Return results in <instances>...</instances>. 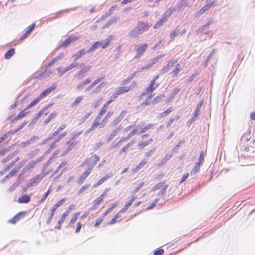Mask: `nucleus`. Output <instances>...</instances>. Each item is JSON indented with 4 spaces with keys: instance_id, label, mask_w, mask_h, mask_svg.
Instances as JSON below:
<instances>
[{
    "instance_id": "9b49d317",
    "label": "nucleus",
    "mask_w": 255,
    "mask_h": 255,
    "mask_svg": "<svg viewBox=\"0 0 255 255\" xmlns=\"http://www.w3.org/2000/svg\"><path fill=\"white\" fill-rule=\"evenodd\" d=\"M91 168H88L86 170L78 179L77 182L78 184H81L83 182L84 180L91 173Z\"/></svg>"
},
{
    "instance_id": "4d7b16f0",
    "label": "nucleus",
    "mask_w": 255,
    "mask_h": 255,
    "mask_svg": "<svg viewBox=\"0 0 255 255\" xmlns=\"http://www.w3.org/2000/svg\"><path fill=\"white\" fill-rule=\"evenodd\" d=\"M66 134H67V132L64 131L62 133H61L60 134H59L57 137L55 138V139H54L55 142H57L58 141H59L60 140V139L61 138H62V137H63L64 136H65L66 135Z\"/></svg>"
},
{
    "instance_id": "58836bf2",
    "label": "nucleus",
    "mask_w": 255,
    "mask_h": 255,
    "mask_svg": "<svg viewBox=\"0 0 255 255\" xmlns=\"http://www.w3.org/2000/svg\"><path fill=\"white\" fill-rule=\"evenodd\" d=\"M103 200V199L101 196L99 197L96 199H95L94 201V208H96Z\"/></svg>"
},
{
    "instance_id": "39448f33",
    "label": "nucleus",
    "mask_w": 255,
    "mask_h": 255,
    "mask_svg": "<svg viewBox=\"0 0 255 255\" xmlns=\"http://www.w3.org/2000/svg\"><path fill=\"white\" fill-rule=\"evenodd\" d=\"M89 160V164L88 165V168H91V171H92L93 167L96 164L97 161L99 160V157L94 154L88 158Z\"/></svg>"
},
{
    "instance_id": "9d476101",
    "label": "nucleus",
    "mask_w": 255,
    "mask_h": 255,
    "mask_svg": "<svg viewBox=\"0 0 255 255\" xmlns=\"http://www.w3.org/2000/svg\"><path fill=\"white\" fill-rule=\"evenodd\" d=\"M87 50H86L85 49H82L80 50V51L77 52L75 53V54H74L72 56L73 58V61H74L75 62L79 59L80 58L82 55L85 54L87 53Z\"/></svg>"
},
{
    "instance_id": "79ce46f5",
    "label": "nucleus",
    "mask_w": 255,
    "mask_h": 255,
    "mask_svg": "<svg viewBox=\"0 0 255 255\" xmlns=\"http://www.w3.org/2000/svg\"><path fill=\"white\" fill-rule=\"evenodd\" d=\"M164 183L161 182H160L159 183H157L156 184V185H155L152 188V189L151 190L154 191H155L157 189H161L162 187H163V186H164Z\"/></svg>"
},
{
    "instance_id": "c03bdc74",
    "label": "nucleus",
    "mask_w": 255,
    "mask_h": 255,
    "mask_svg": "<svg viewBox=\"0 0 255 255\" xmlns=\"http://www.w3.org/2000/svg\"><path fill=\"white\" fill-rule=\"evenodd\" d=\"M57 87L56 84H53L50 87L45 90L47 94H49L52 91H54Z\"/></svg>"
},
{
    "instance_id": "de8ad7c7",
    "label": "nucleus",
    "mask_w": 255,
    "mask_h": 255,
    "mask_svg": "<svg viewBox=\"0 0 255 255\" xmlns=\"http://www.w3.org/2000/svg\"><path fill=\"white\" fill-rule=\"evenodd\" d=\"M209 9L208 7L205 5L202 8H201L198 12H196V16L200 15L204 13L206 10Z\"/></svg>"
},
{
    "instance_id": "f8f14e48",
    "label": "nucleus",
    "mask_w": 255,
    "mask_h": 255,
    "mask_svg": "<svg viewBox=\"0 0 255 255\" xmlns=\"http://www.w3.org/2000/svg\"><path fill=\"white\" fill-rule=\"evenodd\" d=\"M19 159V157H17L14 160L12 161L9 165H7L6 168L0 171V176L3 175L5 172L9 170Z\"/></svg>"
},
{
    "instance_id": "72a5a7b5",
    "label": "nucleus",
    "mask_w": 255,
    "mask_h": 255,
    "mask_svg": "<svg viewBox=\"0 0 255 255\" xmlns=\"http://www.w3.org/2000/svg\"><path fill=\"white\" fill-rule=\"evenodd\" d=\"M180 91V89L178 88H175L173 89V92L171 94L170 96L169 100H173L175 96Z\"/></svg>"
},
{
    "instance_id": "e433bc0d",
    "label": "nucleus",
    "mask_w": 255,
    "mask_h": 255,
    "mask_svg": "<svg viewBox=\"0 0 255 255\" xmlns=\"http://www.w3.org/2000/svg\"><path fill=\"white\" fill-rule=\"evenodd\" d=\"M57 115V113L56 112H53L51 113L47 118V119L45 121L44 124H47L52 119L55 118Z\"/></svg>"
},
{
    "instance_id": "ea45409f",
    "label": "nucleus",
    "mask_w": 255,
    "mask_h": 255,
    "mask_svg": "<svg viewBox=\"0 0 255 255\" xmlns=\"http://www.w3.org/2000/svg\"><path fill=\"white\" fill-rule=\"evenodd\" d=\"M153 126V125L151 124L147 125L144 128H140V130L139 131L138 133H141L145 132L147 130L151 128Z\"/></svg>"
},
{
    "instance_id": "473e14b6",
    "label": "nucleus",
    "mask_w": 255,
    "mask_h": 255,
    "mask_svg": "<svg viewBox=\"0 0 255 255\" xmlns=\"http://www.w3.org/2000/svg\"><path fill=\"white\" fill-rule=\"evenodd\" d=\"M156 149V147H152L150 150L145 153V156L147 158L150 157L155 152Z\"/></svg>"
},
{
    "instance_id": "f704fd0d",
    "label": "nucleus",
    "mask_w": 255,
    "mask_h": 255,
    "mask_svg": "<svg viewBox=\"0 0 255 255\" xmlns=\"http://www.w3.org/2000/svg\"><path fill=\"white\" fill-rule=\"evenodd\" d=\"M107 85L106 83L103 82L101 84H100L99 85H98L95 90L93 91V93H96L100 92L102 88H103L104 87H105Z\"/></svg>"
},
{
    "instance_id": "f03ea898",
    "label": "nucleus",
    "mask_w": 255,
    "mask_h": 255,
    "mask_svg": "<svg viewBox=\"0 0 255 255\" xmlns=\"http://www.w3.org/2000/svg\"><path fill=\"white\" fill-rule=\"evenodd\" d=\"M25 163L26 161H25L24 160H23L22 161H20L19 163H18L16 166L13 169H12L8 175L5 176L2 179H1L0 181V183L1 184L4 183L10 177H12V176L14 175L15 174L20 170L21 167Z\"/></svg>"
},
{
    "instance_id": "cd10ccee",
    "label": "nucleus",
    "mask_w": 255,
    "mask_h": 255,
    "mask_svg": "<svg viewBox=\"0 0 255 255\" xmlns=\"http://www.w3.org/2000/svg\"><path fill=\"white\" fill-rule=\"evenodd\" d=\"M175 11V8H168L166 10V12L163 15V16L167 19V18L169 17L172 14V13Z\"/></svg>"
},
{
    "instance_id": "3c124183",
    "label": "nucleus",
    "mask_w": 255,
    "mask_h": 255,
    "mask_svg": "<svg viewBox=\"0 0 255 255\" xmlns=\"http://www.w3.org/2000/svg\"><path fill=\"white\" fill-rule=\"evenodd\" d=\"M152 95H149L147 97L146 99L143 102L142 105H149L150 103V101L152 99Z\"/></svg>"
},
{
    "instance_id": "aec40b11",
    "label": "nucleus",
    "mask_w": 255,
    "mask_h": 255,
    "mask_svg": "<svg viewBox=\"0 0 255 255\" xmlns=\"http://www.w3.org/2000/svg\"><path fill=\"white\" fill-rule=\"evenodd\" d=\"M66 201L65 198H63L58 201L56 204L53 206V207L51 209V211L55 213L56 210L60 207L65 201Z\"/></svg>"
},
{
    "instance_id": "423d86ee",
    "label": "nucleus",
    "mask_w": 255,
    "mask_h": 255,
    "mask_svg": "<svg viewBox=\"0 0 255 255\" xmlns=\"http://www.w3.org/2000/svg\"><path fill=\"white\" fill-rule=\"evenodd\" d=\"M126 113V111H123L116 118H115L111 123L110 126L112 127L116 126L119 122H120L124 118V115Z\"/></svg>"
},
{
    "instance_id": "0e129e2a",
    "label": "nucleus",
    "mask_w": 255,
    "mask_h": 255,
    "mask_svg": "<svg viewBox=\"0 0 255 255\" xmlns=\"http://www.w3.org/2000/svg\"><path fill=\"white\" fill-rule=\"evenodd\" d=\"M64 56V54L63 53H60V54L55 57L54 58H53L52 60H53V62L56 63L58 61H59L60 59L62 58Z\"/></svg>"
},
{
    "instance_id": "c756f323",
    "label": "nucleus",
    "mask_w": 255,
    "mask_h": 255,
    "mask_svg": "<svg viewBox=\"0 0 255 255\" xmlns=\"http://www.w3.org/2000/svg\"><path fill=\"white\" fill-rule=\"evenodd\" d=\"M16 152H17L16 151H15L13 152L12 153H10V154L7 155L5 158L1 160V162L3 163H5L7 162L8 161H9L11 158H12L15 155Z\"/></svg>"
},
{
    "instance_id": "37998d69",
    "label": "nucleus",
    "mask_w": 255,
    "mask_h": 255,
    "mask_svg": "<svg viewBox=\"0 0 255 255\" xmlns=\"http://www.w3.org/2000/svg\"><path fill=\"white\" fill-rule=\"evenodd\" d=\"M139 128V126L138 125L136 127V128H134L132 131H131L127 136V138H129L130 137L134 135L137 132L138 129Z\"/></svg>"
},
{
    "instance_id": "338daca9",
    "label": "nucleus",
    "mask_w": 255,
    "mask_h": 255,
    "mask_svg": "<svg viewBox=\"0 0 255 255\" xmlns=\"http://www.w3.org/2000/svg\"><path fill=\"white\" fill-rule=\"evenodd\" d=\"M84 73H85L82 70V69H81L80 70L78 71L75 77H77L78 78H82L84 76Z\"/></svg>"
},
{
    "instance_id": "774afa93",
    "label": "nucleus",
    "mask_w": 255,
    "mask_h": 255,
    "mask_svg": "<svg viewBox=\"0 0 255 255\" xmlns=\"http://www.w3.org/2000/svg\"><path fill=\"white\" fill-rule=\"evenodd\" d=\"M164 253L163 249H157L154 251V255H162Z\"/></svg>"
},
{
    "instance_id": "2eb2a0df",
    "label": "nucleus",
    "mask_w": 255,
    "mask_h": 255,
    "mask_svg": "<svg viewBox=\"0 0 255 255\" xmlns=\"http://www.w3.org/2000/svg\"><path fill=\"white\" fill-rule=\"evenodd\" d=\"M102 44V42L101 41L96 42L91 47H90L87 50V53H90L95 50L99 47L101 46Z\"/></svg>"
},
{
    "instance_id": "ddd939ff",
    "label": "nucleus",
    "mask_w": 255,
    "mask_h": 255,
    "mask_svg": "<svg viewBox=\"0 0 255 255\" xmlns=\"http://www.w3.org/2000/svg\"><path fill=\"white\" fill-rule=\"evenodd\" d=\"M30 201V196L27 194H24L20 197L18 199L19 203H28Z\"/></svg>"
},
{
    "instance_id": "a211bd4d",
    "label": "nucleus",
    "mask_w": 255,
    "mask_h": 255,
    "mask_svg": "<svg viewBox=\"0 0 255 255\" xmlns=\"http://www.w3.org/2000/svg\"><path fill=\"white\" fill-rule=\"evenodd\" d=\"M166 20V19L162 15L160 18L154 25L153 28L156 29L161 26L164 22Z\"/></svg>"
},
{
    "instance_id": "2f4dec72",
    "label": "nucleus",
    "mask_w": 255,
    "mask_h": 255,
    "mask_svg": "<svg viewBox=\"0 0 255 255\" xmlns=\"http://www.w3.org/2000/svg\"><path fill=\"white\" fill-rule=\"evenodd\" d=\"M164 95H160L155 97L152 100V103L154 104H156L159 103L163 98H164Z\"/></svg>"
},
{
    "instance_id": "1a4fd4ad",
    "label": "nucleus",
    "mask_w": 255,
    "mask_h": 255,
    "mask_svg": "<svg viewBox=\"0 0 255 255\" xmlns=\"http://www.w3.org/2000/svg\"><path fill=\"white\" fill-rule=\"evenodd\" d=\"M147 47V44H144L139 46L137 48H136V55L135 57L138 58L140 57L142 54L146 50Z\"/></svg>"
},
{
    "instance_id": "5fc2aeb1",
    "label": "nucleus",
    "mask_w": 255,
    "mask_h": 255,
    "mask_svg": "<svg viewBox=\"0 0 255 255\" xmlns=\"http://www.w3.org/2000/svg\"><path fill=\"white\" fill-rule=\"evenodd\" d=\"M127 91H128V90H125L124 87H121V88H119V89H118L117 90H116L115 94H116V95H120L121 94L124 93Z\"/></svg>"
},
{
    "instance_id": "0eeeda50",
    "label": "nucleus",
    "mask_w": 255,
    "mask_h": 255,
    "mask_svg": "<svg viewBox=\"0 0 255 255\" xmlns=\"http://www.w3.org/2000/svg\"><path fill=\"white\" fill-rule=\"evenodd\" d=\"M176 60H172L169 61L167 64L161 69V73L164 74L165 73L168 72L170 70L171 67H172L174 64L176 63Z\"/></svg>"
},
{
    "instance_id": "412c9836",
    "label": "nucleus",
    "mask_w": 255,
    "mask_h": 255,
    "mask_svg": "<svg viewBox=\"0 0 255 255\" xmlns=\"http://www.w3.org/2000/svg\"><path fill=\"white\" fill-rule=\"evenodd\" d=\"M147 162L146 159H143L135 168L132 169V171L133 172H135L136 171L139 170L141 167H143Z\"/></svg>"
},
{
    "instance_id": "c9c22d12",
    "label": "nucleus",
    "mask_w": 255,
    "mask_h": 255,
    "mask_svg": "<svg viewBox=\"0 0 255 255\" xmlns=\"http://www.w3.org/2000/svg\"><path fill=\"white\" fill-rule=\"evenodd\" d=\"M20 183L19 180L18 179L15 181L8 189L9 192L13 191Z\"/></svg>"
},
{
    "instance_id": "69168bd1",
    "label": "nucleus",
    "mask_w": 255,
    "mask_h": 255,
    "mask_svg": "<svg viewBox=\"0 0 255 255\" xmlns=\"http://www.w3.org/2000/svg\"><path fill=\"white\" fill-rule=\"evenodd\" d=\"M66 163V162H63L62 163H61L60 164V165L57 167L56 170L54 172V174H55L57 173H58L59 171L65 165Z\"/></svg>"
},
{
    "instance_id": "e2e57ef3",
    "label": "nucleus",
    "mask_w": 255,
    "mask_h": 255,
    "mask_svg": "<svg viewBox=\"0 0 255 255\" xmlns=\"http://www.w3.org/2000/svg\"><path fill=\"white\" fill-rule=\"evenodd\" d=\"M180 69V65L179 64H177L176 65V67L174 70L172 71V73L173 74V75H176L177 74L178 71H179Z\"/></svg>"
},
{
    "instance_id": "8fccbe9b",
    "label": "nucleus",
    "mask_w": 255,
    "mask_h": 255,
    "mask_svg": "<svg viewBox=\"0 0 255 255\" xmlns=\"http://www.w3.org/2000/svg\"><path fill=\"white\" fill-rule=\"evenodd\" d=\"M173 111V108L170 107L166 109L165 111L162 112L161 114V116L162 117H166L168 114H169L170 113H171Z\"/></svg>"
},
{
    "instance_id": "7c9ffc66",
    "label": "nucleus",
    "mask_w": 255,
    "mask_h": 255,
    "mask_svg": "<svg viewBox=\"0 0 255 255\" xmlns=\"http://www.w3.org/2000/svg\"><path fill=\"white\" fill-rule=\"evenodd\" d=\"M152 141V139L150 138L149 140L145 141H140L138 143V146L140 147L141 148H143L148 145Z\"/></svg>"
},
{
    "instance_id": "6ab92c4d",
    "label": "nucleus",
    "mask_w": 255,
    "mask_h": 255,
    "mask_svg": "<svg viewBox=\"0 0 255 255\" xmlns=\"http://www.w3.org/2000/svg\"><path fill=\"white\" fill-rule=\"evenodd\" d=\"M202 163L197 162L195 163L194 168L191 171V173L194 174H197L200 171V167Z\"/></svg>"
},
{
    "instance_id": "bb28decb",
    "label": "nucleus",
    "mask_w": 255,
    "mask_h": 255,
    "mask_svg": "<svg viewBox=\"0 0 255 255\" xmlns=\"http://www.w3.org/2000/svg\"><path fill=\"white\" fill-rule=\"evenodd\" d=\"M172 156V154H167L163 159L160 160L159 165L161 166L165 164L167 161L170 159Z\"/></svg>"
},
{
    "instance_id": "49530a36",
    "label": "nucleus",
    "mask_w": 255,
    "mask_h": 255,
    "mask_svg": "<svg viewBox=\"0 0 255 255\" xmlns=\"http://www.w3.org/2000/svg\"><path fill=\"white\" fill-rule=\"evenodd\" d=\"M50 188H51V186L49 187V189L47 191V192H46L43 197L41 198V199L39 201V202L40 203H42L43 202H44V201L46 200V199L47 198V197H48V195L49 194L50 192Z\"/></svg>"
},
{
    "instance_id": "09e8293b",
    "label": "nucleus",
    "mask_w": 255,
    "mask_h": 255,
    "mask_svg": "<svg viewBox=\"0 0 255 255\" xmlns=\"http://www.w3.org/2000/svg\"><path fill=\"white\" fill-rule=\"evenodd\" d=\"M111 40L110 38H107L105 41H101V42H102V44L101 45L102 48L104 49L106 48L108 45L110 44Z\"/></svg>"
},
{
    "instance_id": "f3484780",
    "label": "nucleus",
    "mask_w": 255,
    "mask_h": 255,
    "mask_svg": "<svg viewBox=\"0 0 255 255\" xmlns=\"http://www.w3.org/2000/svg\"><path fill=\"white\" fill-rule=\"evenodd\" d=\"M78 65V63L75 62L74 61H73V62L72 64H71L69 66L66 67L63 70V72L60 74V76H61L62 75V74H64V73L70 70L71 69H72L73 68L77 67Z\"/></svg>"
},
{
    "instance_id": "5701e85b",
    "label": "nucleus",
    "mask_w": 255,
    "mask_h": 255,
    "mask_svg": "<svg viewBox=\"0 0 255 255\" xmlns=\"http://www.w3.org/2000/svg\"><path fill=\"white\" fill-rule=\"evenodd\" d=\"M185 141L182 139H180L176 145L172 149V152L177 153L179 151V148L181 146V145L184 144Z\"/></svg>"
},
{
    "instance_id": "4be33fe9",
    "label": "nucleus",
    "mask_w": 255,
    "mask_h": 255,
    "mask_svg": "<svg viewBox=\"0 0 255 255\" xmlns=\"http://www.w3.org/2000/svg\"><path fill=\"white\" fill-rule=\"evenodd\" d=\"M15 53V49L13 48L9 49L4 55V57L6 59H10Z\"/></svg>"
},
{
    "instance_id": "a18cd8bd",
    "label": "nucleus",
    "mask_w": 255,
    "mask_h": 255,
    "mask_svg": "<svg viewBox=\"0 0 255 255\" xmlns=\"http://www.w3.org/2000/svg\"><path fill=\"white\" fill-rule=\"evenodd\" d=\"M57 87L56 84H53L50 87L45 90L47 94H49L52 91H54Z\"/></svg>"
},
{
    "instance_id": "680f3d73",
    "label": "nucleus",
    "mask_w": 255,
    "mask_h": 255,
    "mask_svg": "<svg viewBox=\"0 0 255 255\" xmlns=\"http://www.w3.org/2000/svg\"><path fill=\"white\" fill-rule=\"evenodd\" d=\"M120 215L119 214H116L115 216L112 219V220L110 221V222H109V224L110 225H112V224H114L117 219L120 217Z\"/></svg>"
},
{
    "instance_id": "603ef678",
    "label": "nucleus",
    "mask_w": 255,
    "mask_h": 255,
    "mask_svg": "<svg viewBox=\"0 0 255 255\" xmlns=\"http://www.w3.org/2000/svg\"><path fill=\"white\" fill-rule=\"evenodd\" d=\"M39 137L38 136H33L29 139L26 141L27 145H29L35 140L38 139Z\"/></svg>"
},
{
    "instance_id": "20e7f679",
    "label": "nucleus",
    "mask_w": 255,
    "mask_h": 255,
    "mask_svg": "<svg viewBox=\"0 0 255 255\" xmlns=\"http://www.w3.org/2000/svg\"><path fill=\"white\" fill-rule=\"evenodd\" d=\"M78 39L76 37L70 36L67 38L64 41L60 43L58 47L55 49L57 50L60 48L63 47L66 48L68 45H69L72 42L76 41Z\"/></svg>"
},
{
    "instance_id": "4468645a",
    "label": "nucleus",
    "mask_w": 255,
    "mask_h": 255,
    "mask_svg": "<svg viewBox=\"0 0 255 255\" xmlns=\"http://www.w3.org/2000/svg\"><path fill=\"white\" fill-rule=\"evenodd\" d=\"M135 199V197L133 195L128 202L125 204V207L120 210V213H124L126 212L128 207L132 204Z\"/></svg>"
},
{
    "instance_id": "864d4df0",
    "label": "nucleus",
    "mask_w": 255,
    "mask_h": 255,
    "mask_svg": "<svg viewBox=\"0 0 255 255\" xmlns=\"http://www.w3.org/2000/svg\"><path fill=\"white\" fill-rule=\"evenodd\" d=\"M35 26V24L33 23L28 26L27 29L26 30V34H29L34 28Z\"/></svg>"
},
{
    "instance_id": "c85d7f7f",
    "label": "nucleus",
    "mask_w": 255,
    "mask_h": 255,
    "mask_svg": "<svg viewBox=\"0 0 255 255\" xmlns=\"http://www.w3.org/2000/svg\"><path fill=\"white\" fill-rule=\"evenodd\" d=\"M98 125H99V123L98 122H94L93 124V125L91 126V127L90 128L88 129L87 130H86L85 131V134H88L91 131L94 130L95 129V128L98 126Z\"/></svg>"
},
{
    "instance_id": "6e6552de",
    "label": "nucleus",
    "mask_w": 255,
    "mask_h": 255,
    "mask_svg": "<svg viewBox=\"0 0 255 255\" xmlns=\"http://www.w3.org/2000/svg\"><path fill=\"white\" fill-rule=\"evenodd\" d=\"M159 84H156L155 82H154V80H151L150 82L149 85L146 89V93L145 94H147L149 92H153L154 90L156 89V88L158 86ZM145 93H143L142 94V95H144Z\"/></svg>"
},
{
    "instance_id": "6e6d98bb",
    "label": "nucleus",
    "mask_w": 255,
    "mask_h": 255,
    "mask_svg": "<svg viewBox=\"0 0 255 255\" xmlns=\"http://www.w3.org/2000/svg\"><path fill=\"white\" fill-rule=\"evenodd\" d=\"M159 201V199H156L151 204H150V205L148 206L147 208H146V210H150L151 209H152L154 206L156 205V203H157Z\"/></svg>"
},
{
    "instance_id": "4c0bfd02",
    "label": "nucleus",
    "mask_w": 255,
    "mask_h": 255,
    "mask_svg": "<svg viewBox=\"0 0 255 255\" xmlns=\"http://www.w3.org/2000/svg\"><path fill=\"white\" fill-rule=\"evenodd\" d=\"M179 33V30L177 27H176L171 33L170 34V38L171 39H173L175 37L178 35Z\"/></svg>"
},
{
    "instance_id": "7ed1b4c3",
    "label": "nucleus",
    "mask_w": 255,
    "mask_h": 255,
    "mask_svg": "<svg viewBox=\"0 0 255 255\" xmlns=\"http://www.w3.org/2000/svg\"><path fill=\"white\" fill-rule=\"evenodd\" d=\"M73 207L74 206L73 205H70L68 209L66 211V212L64 213L62 215V216L61 217L60 219H59L57 223V225H56L55 227V229H60L61 224L64 222L66 217L68 216L69 214L70 213L71 210L72 209Z\"/></svg>"
},
{
    "instance_id": "dca6fc26",
    "label": "nucleus",
    "mask_w": 255,
    "mask_h": 255,
    "mask_svg": "<svg viewBox=\"0 0 255 255\" xmlns=\"http://www.w3.org/2000/svg\"><path fill=\"white\" fill-rule=\"evenodd\" d=\"M67 143L69 144V145L65 150L64 152V154H66V153H68L72 149V148L77 144V143L75 140H73L72 139V140L68 141Z\"/></svg>"
},
{
    "instance_id": "b1692460",
    "label": "nucleus",
    "mask_w": 255,
    "mask_h": 255,
    "mask_svg": "<svg viewBox=\"0 0 255 255\" xmlns=\"http://www.w3.org/2000/svg\"><path fill=\"white\" fill-rule=\"evenodd\" d=\"M168 187V185H164L163 187L161 188L160 191L157 194V196L163 197L166 194V191Z\"/></svg>"
},
{
    "instance_id": "bf43d9fd",
    "label": "nucleus",
    "mask_w": 255,
    "mask_h": 255,
    "mask_svg": "<svg viewBox=\"0 0 255 255\" xmlns=\"http://www.w3.org/2000/svg\"><path fill=\"white\" fill-rule=\"evenodd\" d=\"M79 215V213H75L74 215V216L72 217V218L71 219V220H70V224H73L77 220Z\"/></svg>"
},
{
    "instance_id": "052dcab7",
    "label": "nucleus",
    "mask_w": 255,
    "mask_h": 255,
    "mask_svg": "<svg viewBox=\"0 0 255 255\" xmlns=\"http://www.w3.org/2000/svg\"><path fill=\"white\" fill-rule=\"evenodd\" d=\"M117 203H114L112 206H111L109 209H108V210L105 212L104 215H107V214H108L111 211H112L114 209V208L116 206H117Z\"/></svg>"
},
{
    "instance_id": "f257e3e1",
    "label": "nucleus",
    "mask_w": 255,
    "mask_h": 255,
    "mask_svg": "<svg viewBox=\"0 0 255 255\" xmlns=\"http://www.w3.org/2000/svg\"><path fill=\"white\" fill-rule=\"evenodd\" d=\"M148 24L139 21L137 22L134 28L130 31L129 35L131 37L136 38L144 31L148 30Z\"/></svg>"
},
{
    "instance_id": "a878e982",
    "label": "nucleus",
    "mask_w": 255,
    "mask_h": 255,
    "mask_svg": "<svg viewBox=\"0 0 255 255\" xmlns=\"http://www.w3.org/2000/svg\"><path fill=\"white\" fill-rule=\"evenodd\" d=\"M41 100L40 98L38 97L35 99L33 101H32L26 108H25V110H27V109L31 108L33 106H35L36 104H37Z\"/></svg>"
},
{
    "instance_id": "13d9d810",
    "label": "nucleus",
    "mask_w": 255,
    "mask_h": 255,
    "mask_svg": "<svg viewBox=\"0 0 255 255\" xmlns=\"http://www.w3.org/2000/svg\"><path fill=\"white\" fill-rule=\"evenodd\" d=\"M131 144H132V143L130 142V143L127 144L124 146H123L121 150V152H126L127 151V150L129 148V147L131 146Z\"/></svg>"
},
{
    "instance_id": "393cba45",
    "label": "nucleus",
    "mask_w": 255,
    "mask_h": 255,
    "mask_svg": "<svg viewBox=\"0 0 255 255\" xmlns=\"http://www.w3.org/2000/svg\"><path fill=\"white\" fill-rule=\"evenodd\" d=\"M206 27H204L203 25L202 27H199L196 30L197 34H199L202 32H203V34L205 35L209 34V31L208 30H206Z\"/></svg>"
},
{
    "instance_id": "a19ab883",
    "label": "nucleus",
    "mask_w": 255,
    "mask_h": 255,
    "mask_svg": "<svg viewBox=\"0 0 255 255\" xmlns=\"http://www.w3.org/2000/svg\"><path fill=\"white\" fill-rule=\"evenodd\" d=\"M83 97L82 96H78L76 98V99L75 100L74 102L72 104L71 106L72 107H74L76 106L82 100Z\"/></svg>"
}]
</instances>
